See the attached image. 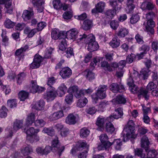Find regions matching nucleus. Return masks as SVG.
Returning <instances> with one entry per match:
<instances>
[{
	"instance_id": "nucleus-1",
	"label": "nucleus",
	"mask_w": 158,
	"mask_h": 158,
	"mask_svg": "<svg viewBox=\"0 0 158 158\" xmlns=\"http://www.w3.org/2000/svg\"><path fill=\"white\" fill-rule=\"evenodd\" d=\"M82 43L88 44L87 49L91 52L97 50L99 48V45L95 40V37L92 34L87 36L84 34L82 35H80V42Z\"/></svg>"
},
{
	"instance_id": "nucleus-2",
	"label": "nucleus",
	"mask_w": 158,
	"mask_h": 158,
	"mask_svg": "<svg viewBox=\"0 0 158 158\" xmlns=\"http://www.w3.org/2000/svg\"><path fill=\"white\" fill-rule=\"evenodd\" d=\"M134 123L133 121L129 120L128 122V126L126 127L123 131V141H127L131 138H135L136 137L135 132Z\"/></svg>"
},
{
	"instance_id": "nucleus-3",
	"label": "nucleus",
	"mask_w": 158,
	"mask_h": 158,
	"mask_svg": "<svg viewBox=\"0 0 158 158\" xmlns=\"http://www.w3.org/2000/svg\"><path fill=\"white\" fill-rule=\"evenodd\" d=\"M139 74L136 71H134L132 73L130 74V77L127 79V84L130 88L131 89H137L138 86L135 85L134 83L133 79L137 80L138 78H139Z\"/></svg>"
},
{
	"instance_id": "nucleus-4",
	"label": "nucleus",
	"mask_w": 158,
	"mask_h": 158,
	"mask_svg": "<svg viewBox=\"0 0 158 158\" xmlns=\"http://www.w3.org/2000/svg\"><path fill=\"white\" fill-rule=\"evenodd\" d=\"M52 146L54 150V152H55L56 154L60 156L61 153L63 152L64 149V146H60L59 144L58 140L57 138L56 139L53 140L52 142Z\"/></svg>"
},
{
	"instance_id": "nucleus-5",
	"label": "nucleus",
	"mask_w": 158,
	"mask_h": 158,
	"mask_svg": "<svg viewBox=\"0 0 158 158\" xmlns=\"http://www.w3.org/2000/svg\"><path fill=\"white\" fill-rule=\"evenodd\" d=\"M65 32L60 31L56 28H54L52 31L51 37L52 39L56 40L59 39V40L62 38H64Z\"/></svg>"
},
{
	"instance_id": "nucleus-6",
	"label": "nucleus",
	"mask_w": 158,
	"mask_h": 158,
	"mask_svg": "<svg viewBox=\"0 0 158 158\" xmlns=\"http://www.w3.org/2000/svg\"><path fill=\"white\" fill-rule=\"evenodd\" d=\"M43 60L42 57L39 55L36 54L34 56L33 61L30 65V67L32 69H36L39 68Z\"/></svg>"
},
{
	"instance_id": "nucleus-7",
	"label": "nucleus",
	"mask_w": 158,
	"mask_h": 158,
	"mask_svg": "<svg viewBox=\"0 0 158 158\" xmlns=\"http://www.w3.org/2000/svg\"><path fill=\"white\" fill-rule=\"evenodd\" d=\"M92 97L95 103H96L98 98L103 99L106 97V92L104 90L98 89L96 93L92 95Z\"/></svg>"
},
{
	"instance_id": "nucleus-8",
	"label": "nucleus",
	"mask_w": 158,
	"mask_h": 158,
	"mask_svg": "<svg viewBox=\"0 0 158 158\" xmlns=\"http://www.w3.org/2000/svg\"><path fill=\"white\" fill-rule=\"evenodd\" d=\"M105 3L103 2H100L98 3L96 5L95 7L92 10V14L101 13L104 11L105 6Z\"/></svg>"
},
{
	"instance_id": "nucleus-9",
	"label": "nucleus",
	"mask_w": 158,
	"mask_h": 158,
	"mask_svg": "<svg viewBox=\"0 0 158 158\" xmlns=\"http://www.w3.org/2000/svg\"><path fill=\"white\" fill-rule=\"evenodd\" d=\"M132 93L138 94V96L139 98L141 97L142 95L146 99H148L149 96L148 95V91L146 89H130Z\"/></svg>"
},
{
	"instance_id": "nucleus-10",
	"label": "nucleus",
	"mask_w": 158,
	"mask_h": 158,
	"mask_svg": "<svg viewBox=\"0 0 158 158\" xmlns=\"http://www.w3.org/2000/svg\"><path fill=\"white\" fill-rule=\"evenodd\" d=\"M107 119L109 122L107 123L106 124V131L108 132L112 133L115 130L114 125L111 123V122L113 120V116L112 115H110L107 118Z\"/></svg>"
},
{
	"instance_id": "nucleus-11",
	"label": "nucleus",
	"mask_w": 158,
	"mask_h": 158,
	"mask_svg": "<svg viewBox=\"0 0 158 158\" xmlns=\"http://www.w3.org/2000/svg\"><path fill=\"white\" fill-rule=\"evenodd\" d=\"M89 147V145H87L85 141H83L80 143V148H83L85 149L80 154L81 158H86V154L87 153V150Z\"/></svg>"
},
{
	"instance_id": "nucleus-12",
	"label": "nucleus",
	"mask_w": 158,
	"mask_h": 158,
	"mask_svg": "<svg viewBox=\"0 0 158 158\" xmlns=\"http://www.w3.org/2000/svg\"><path fill=\"white\" fill-rule=\"evenodd\" d=\"M5 5L7 13L11 14L13 11V8L11 6V0H0V5L1 4Z\"/></svg>"
},
{
	"instance_id": "nucleus-13",
	"label": "nucleus",
	"mask_w": 158,
	"mask_h": 158,
	"mask_svg": "<svg viewBox=\"0 0 158 158\" xmlns=\"http://www.w3.org/2000/svg\"><path fill=\"white\" fill-rule=\"evenodd\" d=\"M71 70L68 67L63 68L60 71V75L63 78H66L69 77L72 74Z\"/></svg>"
},
{
	"instance_id": "nucleus-14",
	"label": "nucleus",
	"mask_w": 158,
	"mask_h": 158,
	"mask_svg": "<svg viewBox=\"0 0 158 158\" xmlns=\"http://www.w3.org/2000/svg\"><path fill=\"white\" fill-rule=\"evenodd\" d=\"M32 2L34 7L37 8L38 12H41L43 11L44 8L42 5L44 2L43 0H32Z\"/></svg>"
},
{
	"instance_id": "nucleus-15",
	"label": "nucleus",
	"mask_w": 158,
	"mask_h": 158,
	"mask_svg": "<svg viewBox=\"0 0 158 158\" xmlns=\"http://www.w3.org/2000/svg\"><path fill=\"white\" fill-rule=\"evenodd\" d=\"M77 33V31L75 29H72L65 32V38L74 40L76 38Z\"/></svg>"
},
{
	"instance_id": "nucleus-16",
	"label": "nucleus",
	"mask_w": 158,
	"mask_h": 158,
	"mask_svg": "<svg viewBox=\"0 0 158 158\" xmlns=\"http://www.w3.org/2000/svg\"><path fill=\"white\" fill-rule=\"evenodd\" d=\"M112 102L114 105L120 104H125L126 102V100L123 96L118 95L117 96L116 98L113 99Z\"/></svg>"
},
{
	"instance_id": "nucleus-17",
	"label": "nucleus",
	"mask_w": 158,
	"mask_h": 158,
	"mask_svg": "<svg viewBox=\"0 0 158 158\" xmlns=\"http://www.w3.org/2000/svg\"><path fill=\"white\" fill-rule=\"evenodd\" d=\"M93 26V23L92 20L87 19L83 21L81 28L84 30L87 31L90 29Z\"/></svg>"
},
{
	"instance_id": "nucleus-18",
	"label": "nucleus",
	"mask_w": 158,
	"mask_h": 158,
	"mask_svg": "<svg viewBox=\"0 0 158 158\" xmlns=\"http://www.w3.org/2000/svg\"><path fill=\"white\" fill-rule=\"evenodd\" d=\"M57 93L55 89H48L47 91L46 99L48 101H52L57 96Z\"/></svg>"
},
{
	"instance_id": "nucleus-19",
	"label": "nucleus",
	"mask_w": 158,
	"mask_h": 158,
	"mask_svg": "<svg viewBox=\"0 0 158 158\" xmlns=\"http://www.w3.org/2000/svg\"><path fill=\"white\" fill-rule=\"evenodd\" d=\"M129 33L128 29L125 28H121L118 29V31L116 33V36L119 38H124Z\"/></svg>"
},
{
	"instance_id": "nucleus-20",
	"label": "nucleus",
	"mask_w": 158,
	"mask_h": 158,
	"mask_svg": "<svg viewBox=\"0 0 158 158\" xmlns=\"http://www.w3.org/2000/svg\"><path fill=\"white\" fill-rule=\"evenodd\" d=\"M63 116V111L62 110H60L51 114L49 117V118L51 120H55Z\"/></svg>"
},
{
	"instance_id": "nucleus-21",
	"label": "nucleus",
	"mask_w": 158,
	"mask_h": 158,
	"mask_svg": "<svg viewBox=\"0 0 158 158\" xmlns=\"http://www.w3.org/2000/svg\"><path fill=\"white\" fill-rule=\"evenodd\" d=\"M150 142L148 137L146 136H143L141 139V147L144 148L146 152L148 150V146Z\"/></svg>"
},
{
	"instance_id": "nucleus-22",
	"label": "nucleus",
	"mask_w": 158,
	"mask_h": 158,
	"mask_svg": "<svg viewBox=\"0 0 158 158\" xmlns=\"http://www.w3.org/2000/svg\"><path fill=\"white\" fill-rule=\"evenodd\" d=\"M155 5L153 3L149 2H144L142 4L141 8L143 10H152L154 7Z\"/></svg>"
},
{
	"instance_id": "nucleus-23",
	"label": "nucleus",
	"mask_w": 158,
	"mask_h": 158,
	"mask_svg": "<svg viewBox=\"0 0 158 158\" xmlns=\"http://www.w3.org/2000/svg\"><path fill=\"white\" fill-rule=\"evenodd\" d=\"M134 3V0H127L126 2L127 6L126 10L127 13H132L135 7Z\"/></svg>"
},
{
	"instance_id": "nucleus-24",
	"label": "nucleus",
	"mask_w": 158,
	"mask_h": 158,
	"mask_svg": "<svg viewBox=\"0 0 158 158\" xmlns=\"http://www.w3.org/2000/svg\"><path fill=\"white\" fill-rule=\"evenodd\" d=\"M155 26V23L153 20H147L146 28L148 31L150 32L152 34L154 33L153 27Z\"/></svg>"
},
{
	"instance_id": "nucleus-25",
	"label": "nucleus",
	"mask_w": 158,
	"mask_h": 158,
	"mask_svg": "<svg viewBox=\"0 0 158 158\" xmlns=\"http://www.w3.org/2000/svg\"><path fill=\"white\" fill-rule=\"evenodd\" d=\"M120 40L117 36H115L109 43L110 45L113 48H116L120 45Z\"/></svg>"
},
{
	"instance_id": "nucleus-26",
	"label": "nucleus",
	"mask_w": 158,
	"mask_h": 158,
	"mask_svg": "<svg viewBox=\"0 0 158 158\" xmlns=\"http://www.w3.org/2000/svg\"><path fill=\"white\" fill-rule=\"evenodd\" d=\"M33 15V11L25 10L24 11L23 13L22 17L24 20L27 21L30 19Z\"/></svg>"
},
{
	"instance_id": "nucleus-27",
	"label": "nucleus",
	"mask_w": 158,
	"mask_h": 158,
	"mask_svg": "<svg viewBox=\"0 0 158 158\" xmlns=\"http://www.w3.org/2000/svg\"><path fill=\"white\" fill-rule=\"evenodd\" d=\"M65 122L69 125H73L77 122L76 118L73 114H69L66 118Z\"/></svg>"
},
{
	"instance_id": "nucleus-28",
	"label": "nucleus",
	"mask_w": 158,
	"mask_h": 158,
	"mask_svg": "<svg viewBox=\"0 0 158 158\" xmlns=\"http://www.w3.org/2000/svg\"><path fill=\"white\" fill-rule=\"evenodd\" d=\"M39 131V129L35 130L33 127L30 128L27 131V139L29 140L30 139V138L33 137L35 135V133H37Z\"/></svg>"
},
{
	"instance_id": "nucleus-29",
	"label": "nucleus",
	"mask_w": 158,
	"mask_h": 158,
	"mask_svg": "<svg viewBox=\"0 0 158 158\" xmlns=\"http://www.w3.org/2000/svg\"><path fill=\"white\" fill-rule=\"evenodd\" d=\"M35 114L33 113H31L28 115L26 121V124L27 126L31 125L34 122L35 123Z\"/></svg>"
},
{
	"instance_id": "nucleus-30",
	"label": "nucleus",
	"mask_w": 158,
	"mask_h": 158,
	"mask_svg": "<svg viewBox=\"0 0 158 158\" xmlns=\"http://www.w3.org/2000/svg\"><path fill=\"white\" fill-rule=\"evenodd\" d=\"M149 70L148 69H143L140 71L139 74V78L141 79L145 80L148 77V73Z\"/></svg>"
},
{
	"instance_id": "nucleus-31",
	"label": "nucleus",
	"mask_w": 158,
	"mask_h": 158,
	"mask_svg": "<svg viewBox=\"0 0 158 158\" xmlns=\"http://www.w3.org/2000/svg\"><path fill=\"white\" fill-rule=\"evenodd\" d=\"M29 48V46L26 45L20 48L17 49L15 52V54L16 56H19L23 53L28 50Z\"/></svg>"
},
{
	"instance_id": "nucleus-32",
	"label": "nucleus",
	"mask_w": 158,
	"mask_h": 158,
	"mask_svg": "<svg viewBox=\"0 0 158 158\" xmlns=\"http://www.w3.org/2000/svg\"><path fill=\"white\" fill-rule=\"evenodd\" d=\"M101 67L106 71L111 72L112 70L110 68V64L105 60L102 61L101 62Z\"/></svg>"
},
{
	"instance_id": "nucleus-33",
	"label": "nucleus",
	"mask_w": 158,
	"mask_h": 158,
	"mask_svg": "<svg viewBox=\"0 0 158 158\" xmlns=\"http://www.w3.org/2000/svg\"><path fill=\"white\" fill-rule=\"evenodd\" d=\"M59 42L60 43L59 45V49L63 51L65 50L67 46L66 39L65 38H62L59 40Z\"/></svg>"
},
{
	"instance_id": "nucleus-34",
	"label": "nucleus",
	"mask_w": 158,
	"mask_h": 158,
	"mask_svg": "<svg viewBox=\"0 0 158 158\" xmlns=\"http://www.w3.org/2000/svg\"><path fill=\"white\" fill-rule=\"evenodd\" d=\"M115 111L116 112L115 114H114L113 116V118L118 119L119 118H121L123 115V109L121 108H118L117 109L115 110Z\"/></svg>"
},
{
	"instance_id": "nucleus-35",
	"label": "nucleus",
	"mask_w": 158,
	"mask_h": 158,
	"mask_svg": "<svg viewBox=\"0 0 158 158\" xmlns=\"http://www.w3.org/2000/svg\"><path fill=\"white\" fill-rule=\"evenodd\" d=\"M44 102L43 100H40L33 106V108L37 110H41L43 109Z\"/></svg>"
},
{
	"instance_id": "nucleus-36",
	"label": "nucleus",
	"mask_w": 158,
	"mask_h": 158,
	"mask_svg": "<svg viewBox=\"0 0 158 158\" xmlns=\"http://www.w3.org/2000/svg\"><path fill=\"white\" fill-rule=\"evenodd\" d=\"M29 95V94L24 90L21 91L18 94V97L21 101H23L27 99Z\"/></svg>"
},
{
	"instance_id": "nucleus-37",
	"label": "nucleus",
	"mask_w": 158,
	"mask_h": 158,
	"mask_svg": "<svg viewBox=\"0 0 158 158\" xmlns=\"http://www.w3.org/2000/svg\"><path fill=\"white\" fill-rule=\"evenodd\" d=\"M90 131L86 127H84L81 130L80 135L83 138L87 137L89 135Z\"/></svg>"
},
{
	"instance_id": "nucleus-38",
	"label": "nucleus",
	"mask_w": 158,
	"mask_h": 158,
	"mask_svg": "<svg viewBox=\"0 0 158 158\" xmlns=\"http://www.w3.org/2000/svg\"><path fill=\"white\" fill-rule=\"evenodd\" d=\"M105 14L108 18L112 19L116 14V10L114 9H109L106 11Z\"/></svg>"
},
{
	"instance_id": "nucleus-39",
	"label": "nucleus",
	"mask_w": 158,
	"mask_h": 158,
	"mask_svg": "<svg viewBox=\"0 0 158 158\" xmlns=\"http://www.w3.org/2000/svg\"><path fill=\"white\" fill-rule=\"evenodd\" d=\"M23 126V121L16 120L14 123L13 128L15 130H18Z\"/></svg>"
},
{
	"instance_id": "nucleus-40",
	"label": "nucleus",
	"mask_w": 158,
	"mask_h": 158,
	"mask_svg": "<svg viewBox=\"0 0 158 158\" xmlns=\"http://www.w3.org/2000/svg\"><path fill=\"white\" fill-rule=\"evenodd\" d=\"M135 155L140 158H144L146 155L143 153V150L141 148H136L135 149Z\"/></svg>"
},
{
	"instance_id": "nucleus-41",
	"label": "nucleus",
	"mask_w": 158,
	"mask_h": 158,
	"mask_svg": "<svg viewBox=\"0 0 158 158\" xmlns=\"http://www.w3.org/2000/svg\"><path fill=\"white\" fill-rule=\"evenodd\" d=\"M147 152H148L147 157L149 158H156V157H158L157 155V153L155 149L148 150Z\"/></svg>"
},
{
	"instance_id": "nucleus-42",
	"label": "nucleus",
	"mask_w": 158,
	"mask_h": 158,
	"mask_svg": "<svg viewBox=\"0 0 158 158\" xmlns=\"http://www.w3.org/2000/svg\"><path fill=\"white\" fill-rule=\"evenodd\" d=\"M112 145V143L110 142H108L106 143H102L101 144L98 146V149L99 150L106 149L110 147Z\"/></svg>"
},
{
	"instance_id": "nucleus-43",
	"label": "nucleus",
	"mask_w": 158,
	"mask_h": 158,
	"mask_svg": "<svg viewBox=\"0 0 158 158\" xmlns=\"http://www.w3.org/2000/svg\"><path fill=\"white\" fill-rule=\"evenodd\" d=\"M15 25V23L9 19H6L4 22L5 27L8 28H13Z\"/></svg>"
},
{
	"instance_id": "nucleus-44",
	"label": "nucleus",
	"mask_w": 158,
	"mask_h": 158,
	"mask_svg": "<svg viewBox=\"0 0 158 158\" xmlns=\"http://www.w3.org/2000/svg\"><path fill=\"white\" fill-rule=\"evenodd\" d=\"M84 73H87L86 76L87 78H88L89 81H92L95 78V74L91 71H89L88 69L85 70L84 72Z\"/></svg>"
},
{
	"instance_id": "nucleus-45",
	"label": "nucleus",
	"mask_w": 158,
	"mask_h": 158,
	"mask_svg": "<svg viewBox=\"0 0 158 158\" xmlns=\"http://www.w3.org/2000/svg\"><path fill=\"white\" fill-rule=\"evenodd\" d=\"M139 17L138 14L132 15L130 18V23L131 24L136 23L139 20Z\"/></svg>"
},
{
	"instance_id": "nucleus-46",
	"label": "nucleus",
	"mask_w": 158,
	"mask_h": 158,
	"mask_svg": "<svg viewBox=\"0 0 158 158\" xmlns=\"http://www.w3.org/2000/svg\"><path fill=\"white\" fill-rule=\"evenodd\" d=\"M22 153L25 156L33 152V149L31 147L27 146L25 147L21 151Z\"/></svg>"
},
{
	"instance_id": "nucleus-47",
	"label": "nucleus",
	"mask_w": 158,
	"mask_h": 158,
	"mask_svg": "<svg viewBox=\"0 0 158 158\" xmlns=\"http://www.w3.org/2000/svg\"><path fill=\"white\" fill-rule=\"evenodd\" d=\"M53 4L54 8L56 10L60 9L62 6V4L60 0H54L53 1Z\"/></svg>"
},
{
	"instance_id": "nucleus-48",
	"label": "nucleus",
	"mask_w": 158,
	"mask_h": 158,
	"mask_svg": "<svg viewBox=\"0 0 158 158\" xmlns=\"http://www.w3.org/2000/svg\"><path fill=\"white\" fill-rule=\"evenodd\" d=\"M105 121L104 118L99 117L96 122V125L98 127H102L104 126Z\"/></svg>"
},
{
	"instance_id": "nucleus-49",
	"label": "nucleus",
	"mask_w": 158,
	"mask_h": 158,
	"mask_svg": "<svg viewBox=\"0 0 158 158\" xmlns=\"http://www.w3.org/2000/svg\"><path fill=\"white\" fill-rule=\"evenodd\" d=\"M43 131L51 136H52L54 134V130L51 128H48L45 127L43 130Z\"/></svg>"
},
{
	"instance_id": "nucleus-50",
	"label": "nucleus",
	"mask_w": 158,
	"mask_h": 158,
	"mask_svg": "<svg viewBox=\"0 0 158 158\" xmlns=\"http://www.w3.org/2000/svg\"><path fill=\"white\" fill-rule=\"evenodd\" d=\"M7 110L4 106H2L0 109V117L1 118H5L7 115Z\"/></svg>"
},
{
	"instance_id": "nucleus-51",
	"label": "nucleus",
	"mask_w": 158,
	"mask_h": 158,
	"mask_svg": "<svg viewBox=\"0 0 158 158\" xmlns=\"http://www.w3.org/2000/svg\"><path fill=\"white\" fill-rule=\"evenodd\" d=\"M110 5L113 8V9L118 10V4L116 0H112L109 1Z\"/></svg>"
},
{
	"instance_id": "nucleus-52",
	"label": "nucleus",
	"mask_w": 158,
	"mask_h": 158,
	"mask_svg": "<svg viewBox=\"0 0 158 158\" xmlns=\"http://www.w3.org/2000/svg\"><path fill=\"white\" fill-rule=\"evenodd\" d=\"M65 56L67 58H70L74 55L73 49L70 47L68 48L65 52Z\"/></svg>"
},
{
	"instance_id": "nucleus-53",
	"label": "nucleus",
	"mask_w": 158,
	"mask_h": 158,
	"mask_svg": "<svg viewBox=\"0 0 158 158\" xmlns=\"http://www.w3.org/2000/svg\"><path fill=\"white\" fill-rule=\"evenodd\" d=\"M145 15L146 18L147 20H153V19L155 17V15L152 11L146 14Z\"/></svg>"
},
{
	"instance_id": "nucleus-54",
	"label": "nucleus",
	"mask_w": 158,
	"mask_h": 158,
	"mask_svg": "<svg viewBox=\"0 0 158 158\" xmlns=\"http://www.w3.org/2000/svg\"><path fill=\"white\" fill-rule=\"evenodd\" d=\"M112 144H114L115 146V148L117 150H119L121 148V146L122 145V143L120 140L119 139H116L113 141Z\"/></svg>"
},
{
	"instance_id": "nucleus-55",
	"label": "nucleus",
	"mask_w": 158,
	"mask_h": 158,
	"mask_svg": "<svg viewBox=\"0 0 158 158\" xmlns=\"http://www.w3.org/2000/svg\"><path fill=\"white\" fill-rule=\"evenodd\" d=\"M110 89H124L123 85H118L117 83H113L110 86Z\"/></svg>"
},
{
	"instance_id": "nucleus-56",
	"label": "nucleus",
	"mask_w": 158,
	"mask_h": 158,
	"mask_svg": "<svg viewBox=\"0 0 158 158\" xmlns=\"http://www.w3.org/2000/svg\"><path fill=\"white\" fill-rule=\"evenodd\" d=\"M100 139L101 143H106L110 142L108 141V137L106 134H103L100 136Z\"/></svg>"
},
{
	"instance_id": "nucleus-57",
	"label": "nucleus",
	"mask_w": 158,
	"mask_h": 158,
	"mask_svg": "<svg viewBox=\"0 0 158 158\" xmlns=\"http://www.w3.org/2000/svg\"><path fill=\"white\" fill-rule=\"evenodd\" d=\"M25 74L24 73H21L20 74L18 75L16 77L17 83L19 84H21L23 78L25 77Z\"/></svg>"
},
{
	"instance_id": "nucleus-58",
	"label": "nucleus",
	"mask_w": 158,
	"mask_h": 158,
	"mask_svg": "<svg viewBox=\"0 0 158 158\" xmlns=\"http://www.w3.org/2000/svg\"><path fill=\"white\" fill-rule=\"evenodd\" d=\"M135 38L136 42L138 44H142L144 43L143 37L139 34H137L136 35Z\"/></svg>"
},
{
	"instance_id": "nucleus-59",
	"label": "nucleus",
	"mask_w": 158,
	"mask_h": 158,
	"mask_svg": "<svg viewBox=\"0 0 158 158\" xmlns=\"http://www.w3.org/2000/svg\"><path fill=\"white\" fill-rule=\"evenodd\" d=\"M88 102L86 98L83 97L80 99V107H82L85 106Z\"/></svg>"
},
{
	"instance_id": "nucleus-60",
	"label": "nucleus",
	"mask_w": 158,
	"mask_h": 158,
	"mask_svg": "<svg viewBox=\"0 0 158 158\" xmlns=\"http://www.w3.org/2000/svg\"><path fill=\"white\" fill-rule=\"evenodd\" d=\"M150 47L146 44L143 45L141 47L139 48L140 51H143L144 53L146 54L147 52H148L150 50Z\"/></svg>"
},
{
	"instance_id": "nucleus-61",
	"label": "nucleus",
	"mask_w": 158,
	"mask_h": 158,
	"mask_svg": "<svg viewBox=\"0 0 158 158\" xmlns=\"http://www.w3.org/2000/svg\"><path fill=\"white\" fill-rule=\"evenodd\" d=\"M72 12L70 11L65 12L63 14V16L64 19H70L72 17Z\"/></svg>"
},
{
	"instance_id": "nucleus-62",
	"label": "nucleus",
	"mask_w": 158,
	"mask_h": 158,
	"mask_svg": "<svg viewBox=\"0 0 158 158\" xmlns=\"http://www.w3.org/2000/svg\"><path fill=\"white\" fill-rule=\"evenodd\" d=\"M45 124V122L42 119H37L35 122V126L43 127Z\"/></svg>"
},
{
	"instance_id": "nucleus-63",
	"label": "nucleus",
	"mask_w": 158,
	"mask_h": 158,
	"mask_svg": "<svg viewBox=\"0 0 158 158\" xmlns=\"http://www.w3.org/2000/svg\"><path fill=\"white\" fill-rule=\"evenodd\" d=\"M69 94V95L66 96L65 99V102L68 104H71L73 101V95L72 94Z\"/></svg>"
},
{
	"instance_id": "nucleus-64",
	"label": "nucleus",
	"mask_w": 158,
	"mask_h": 158,
	"mask_svg": "<svg viewBox=\"0 0 158 158\" xmlns=\"http://www.w3.org/2000/svg\"><path fill=\"white\" fill-rule=\"evenodd\" d=\"M110 25L112 29L116 30L118 26V22L117 21H112L110 23Z\"/></svg>"
}]
</instances>
